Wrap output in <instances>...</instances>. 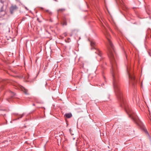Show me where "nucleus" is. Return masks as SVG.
Masks as SVG:
<instances>
[{
  "instance_id": "6ab92c4d",
  "label": "nucleus",
  "mask_w": 151,
  "mask_h": 151,
  "mask_svg": "<svg viewBox=\"0 0 151 151\" xmlns=\"http://www.w3.org/2000/svg\"><path fill=\"white\" fill-rule=\"evenodd\" d=\"M1 24V23H0V25Z\"/></svg>"
},
{
  "instance_id": "dca6fc26",
  "label": "nucleus",
  "mask_w": 151,
  "mask_h": 151,
  "mask_svg": "<svg viewBox=\"0 0 151 151\" xmlns=\"http://www.w3.org/2000/svg\"><path fill=\"white\" fill-rule=\"evenodd\" d=\"M54 1H57V0H54Z\"/></svg>"
},
{
  "instance_id": "1a4fd4ad",
  "label": "nucleus",
  "mask_w": 151,
  "mask_h": 151,
  "mask_svg": "<svg viewBox=\"0 0 151 151\" xmlns=\"http://www.w3.org/2000/svg\"><path fill=\"white\" fill-rule=\"evenodd\" d=\"M65 10V9L63 8L60 9L58 10V13L62 12Z\"/></svg>"
},
{
  "instance_id": "7ed1b4c3",
  "label": "nucleus",
  "mask_w": 151,
  "mask_h": 151,
  "mask_svg": "<svg viewBox=\"0 0 151 151\" xmlns=\"http://www.w3.org/2000/svg\"><path fill=\"white\" fill-rule=\"evenodd\" d=\"M90 44L92 47L91 49H95V50H96V51L95 52V53L97 54L99 56L101 57L102 53L99 50L97 49L96 47V45L95 42L93 41H91V42Z\"/></svg>"
},
{
  "instance_id": "0eeeda50",
  "label": "nucleus",
  "mask_w": 151,
  "mask_h": 151,
  "mask_svg": "<svg viewBox=\"0 0 151 151\" xmlns=\"http://www.w3.org/2000/svg\"><path fill=\"white\" fill-rule=\"evenodd\" d=\"M20 88L21 90L22 91H23L26 94H28V93H27L28 91L27 89H26L24 87H23V86H20Z\"/></svg>"
},
{
  "instance_id": "f3484780",
  "label": "nucleus",
  "mask_w": 151,
  "mask_h": 151,
  "mask_svg": "<svg viewBox=\"0 0 151 151\" xmlns=\"http://www.w3.org/2000/svg\"><path fill=\"white\" fill-rule=\"evenodd\" d=\"M125 55H126V58H127V55H126V54H125Z\"/></svg>"
},
{
  "instance_id": "ddd939ff",
  "label": "nucleus",
  "mask_w": 151,
  "mask_h": 151,
  "mask_svg": "<svg viewBox=\"0 0 151 151\" xmlns=\"http://www.w3.org/2000/svg\"><path fill=\"white\" fill-rule=\"evenodd\" d=\"M24 115V113L21 115H20V116L19 118H18V119H19V118H21Z\"/></svg>"
},
{
  "instance_id": "f03ea898",
  "label": "nucleus",
  "mask_w": 151,
  "mask_h": 151,
  "mask_svg": "<svg viewBox=\"0 0 151 151\" xmlns=\"http://www.w3.org/2000/svg\"><path fill=\"white\" fill-rule=\"evenodd\" d=\"M129 66L127 67V72L129 75V78L130 80V82L132 84L134 85L136 83V81L135 80V76L133 75L130 74L129 72Z\"/></svg>"
},
{
  "instance_id": "6e6552de",
  "label": "nucleus",
  "mask_w": 151,
  "mask_h": 151,
  "mask_svg": "<svg viewBox=\"0 0 151 151\" xmlns=\"http://www.w3.org/2000/svg\"><path fill=\"white\" fill-rule=\"evenodd\" d=\"M64 116H65L67 118H69L72 116V114L71 113H69L65 114Z\"/></svg>"
},
{
  "instance_id": "20e7f679",
  "label": "nucleus",
  "mask_w": 151,
  "mask_h": 151,
  "mask_svg": "<svg viewBox=\"0 0 151 151\" xmlns=\"http://www.w3.org/2000/svg\"><path fill=\"white\" fill-rule=\"evenodd\" d=\"M18 8L17 6L16 5H12L10 8V11L11 14L13 13L14 11Z\"/></svg>"
},
{
  "instance_id": "423d86ee",
  "label": "nucleus",
  "mask_w": 151,
  "mask_h": 151,
  "mask_svg": "<svg viewBox=\"0 0 151 151\" xmlns=\"http://www.w3.org/2000/svg\"><path fill=\"white\" fill-rule=\"evenodd\" d=\"M10 95H11V96L10 97V98L9 99H7V101H8L9 102H10L11 101L10 100V99L11 98H12L15 95V94L13 93V92H12L11 91H10Z\"/></svg>"
},
{
  "instance_id": "aec40b11",
  "label": "nucleus",
  "mask_w": 151,
  "mask_h": 151,
  "mask_svg": "<svg viewBox=\"0 0 151 151\" xmlns=\"http://www.w3.org/2000/svg\"><path fill=\"white\" fill-rule=\"evenodd\" d=\"M47 12H48V10H47Z\"/></svg>"
},
{
  "instance_id": "f8f14e48",
  "label": "nucleus",
  "mask_w": 151,
  "mask_h": 151,
  "mask_svg": "<svg viewBox=\"0 0 151 151\" xmlns=\"http://www.w3.org/2000/svg\"><path fill=\"white\" fill-rule=\"evenodd\" d=\"M3 6H3L0 9V12H3L4 11V10H3Z\"/></svg>"
},
{
  "instance_id": "9b49d317",
  "label": "nucleus",
  "mask_w": 151,
  "mask_h": 151,
  "mask_svg": "<svg viewBox=\"0 0 151 151\" xmlns=\"http://www.w3.org/2000/svg\"><path fill=\"white\" fill-rule=\"evenodd\" d=\"M63 25H66L67 24V22L65 19H64L63 21Z\"/></svg>"
},
{
  "instance_id": "f257e3e1",
  "label": "nucleus",
  "mask_w": 151,
  "mask_h": 151,
  "mask_svg": "<svg viewBox=\"0 0 151 151\" xmlns=\"http://www.w3.org/2000/svg\"><path fill=\"white\" fill-rule=\"evenodd\" d=\"M111 72L113 78V84L114 90L118 100L121 103L122 106L124 107L128 114L134 122L140 127L143 126L142 123L139 119L135 113L132 110L127 104L125 99L123 97L122 92L119 87L118 83L117 74V65H111Z\"/></svg>"
},
{
  "instance_id": "9d476101",
  "label": "nucleus",
  "mask_w": 151,
  "mask_h": 151,
  "mask_svg": "<svg viewBox=\"0 0 151 151\" xmlns=\"http://www.w3.org/2000/svg\"><path fill=\"white\" fill-rule=\"evenodd\" d=\"M29 74H27L26 76H22V77L24 79H28L29 78Z\"/></svg>"
},
{
  "instance_id": "2eb2a0df",
  "label": "nucleus",
  "mask_w": 151,
  "mask_h": 151,
  "mask_svg": "<svg viewBox=\"0 0 151 151\" xmlns=\"http://www.w3.org/2000/svg\"><path fill=\"white\" fill-rule=\"evenodd\" d=\"M0 2L1 3L4 4V1H3L2 0H0Z\"/></svg>"
},
{
  "instance_id": "a211bd4d",
  "label": "nucleus",
  "mask_w": 151,
  "mask_h": 151,
  "mask_svg": "<svg viewBox=\"0 0 151 151\" xmlns=\"http://www.w3.org/2000/svg\"><path fill=\"white\" fill-rule=\"evenodd\" d=\"M33 106H35V104H33Z\"/></svg>"
},
{
  "instance_id": "4468645a",
  "label": "nucleus",
  "mask_w": 151,
  "mask_h": 151,
  "mask_svg": "<svg viewBox=\"0 0 151 151\" xmlns=\"http://www.w3.org/2000/svg\"><path fill=\"white\" fill-rule=\"evenodd\" d=\"M12 82H13V81H7V82H10L11 83H12V84H13V83H12Z\"/></svg>"
},
{
  "instance_id": "39448f33",
  "label": "nucleus",
  "mask_w": 151,
  "mask_h": 151,
  "mask_svg": "<svg viewBox=\"0 0 151 151\" xmlns=\"http://www.w3.org/2000/svg\"><path fill=\"white\" fill-rule=\"evenodd\" d=\"M143 130L145 132L146 134V136H147V137L150 140L151 139L148 133L147 130L146 128H145L144 127H143Z\"/></svg>"
}]
</instances>
